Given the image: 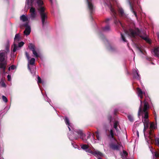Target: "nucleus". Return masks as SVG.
<instances>
[{"mask_svg":"<svg viewBox=\"0 0 159 159\" xmlns=\"http://www.w3.org/2000/svg\"><path fill=\"white\" fill-rule=\"evenodd\" d=\"M148 98L145 97V98L143 102L140 100L141 104L139 107L138 115L139 116L140 115L142 116V118L148 119L149 117L148 110L149 108V105L147 100Z\"/></svg>","mask_w":159,"mask_h":159,"instance_id":"nucleus-1","label":"nucleus"},{"mask_svg":"<svg viewBox=\"0 0 159 159\" xmlns=\"http://www.w3.org/2000/svg\"><path fill=\"white\" fill-rule=\"evenodd\" d=\"M37 3L38 6V10L40 16L43 26V27L47 23V20L48 18L47 14L45 12V8L42 6L43 2L42 0H37Z\"/></svg>","mask_w":159,"mask_h":159,"instance_id":"nucleus-2","label":"nucleus"},{"mask_svg":"<svg viewBox=\"0 0 159 159\" xmlns=\"http://www.w3.org/2000/svg\"><path fill=\"white\" fill-rule=\"evenodd\" d=\"M7 52L5 51H0V68L2 69V72L5 73L7 63L4 61L7 58Z\"/></svg>","mask_w":159,"mask_h":159,"instance_id":"nucleus-3","label":"nucleus"},{"mask_svg":"<svg viewBox=\"0 0 159 159\" xmlns=\"http://www.w3.org/2000/svg\"><path fill=\"white\" fill-rule=\"evenodd\" d=\"M125 33L131 38H135L136 36H139L140 31L138 28L133 29L130 28L128 30H125Z\"/></svg>","mask_w":159,"mask_h":159,"instance_id":"nucleus-4","label":"nucleus"},{"mask_svg":"<svg viewBox=\"0 0 159 159\" xmlns=\"http://www.w3.org/2000/svg\"><path fill=\"white\" fill-rule=\"evenodd\" d=\"M20 40V38L19 34H16L15 36L14 39V47L13 50V52H15L16 50L17 49L18 46L17 45V43Z\"/></svg>","mask_w":159,"mask_h":159,"instance_id":"nucleus-5","label":"nucleus"},{"mask_svg":"<svg viewBox=\"0 0 159 159\" xmlns=\"http://www.w3.org/2000/svg\"><path fill=\"white\" fill-rule=\"evenodd\" d=\"M109 8L111 11V14L114 20L115 23H116L118 21L116 19V17L117 16L116 11L114 9L113 7L111 4H110L109 6Z\"/></svg>","mask_w":159,"mask_h":159,"instance_id":"nucleus-6","label":"nucleus"},{"mask_svg":"<svg viewBox=\"0 0 159 159\" xmlns=\"http://www.w3.org/2000/svg\"><path fill=\"white\" fill-rule=\"evenodd\" d=\"M88 7L89 10L90 15H91L94 10V7L91 3V0H87Z\"/></svg>","mask_w":159,"mask_h":159,"instance_id":"nucleus-7","label":"nucleus"},{"mask_svg":"<svg viewBox=\"0 0 159 159\" xmlns=\"http://www.w3.org/2000/svg\"><path fill=\"white\" fill-rule=\"evenodd\" d=\"M24 25L25 27H26L24 32V34H25L28 35L30 34L31 32L30 27L28 26V23H27L24 24Z\"/></svg>","mask_w":159,"mask_h":159,"instance_id":"nucleus-8","label":"nucleus"},{"mask_svg":"<svg viewBox=\"0 0 159 159\" xmlns=\"http://www.w3.org/2000/svg\"><path fill=\"white\" fill-rule=\"evenodd\" d=\"M30 16L32 19H34L35 17L36 13L35 12V9L34 7H31L30 9Z\"/></svg>","mask_w":159,"mask_h":159,"instance_id":"nucleus-9","label":"nucleus"},{"mask_svg":"<svg viewBox=\"0 0 159 159\" xmlns=\"http://www.w3.org/2000/svg\"><path fill=\"white\" fill-rule=\"evenodd\" d=\"M117 10L119 15L120 16L123 17H125L126 16V15L124 12V10L122 8L118 7Z\"/></svg>","mask_w":159,"mask_h":159,"instance_id":"nucleus-10","label":"nucleus"},{"mask_svg":"<svg viewBox=\"0 0 159 159\" xmlns=\"http://www.w3.org/2000/svg\"><path fill=\"white\" fill-rule=\"evenodd\" d=\"M118 145L111 143L110 145V148L114 150H119L120 145L118 143Z\"/></svg>","mask_w":159,"mask_h":159,"instance_id":"nucleus-11","label":"nucleus"},{"mask_svg":"<svg viewBox=\"0 0 159 159\" xmlns=\"http://www.w3.org/2000/svg\"><path fill=\"white\" fill-rule=\"evenodd\" d=\"M73 133L74 134H75L74 132H76L78 134H79L80 136V137L81 139H83V137L85 135L83 133V132L82 130H74Z\"/></svg>","mask_w":159,"mask_h":159,"instance_id":"nucleus-12","label":"nucleus"},{"mask_svg":"<svg viewBox=\"0 0 159 159\" xmlns=\"http://www.w3.org/2000/svg\"><path fill=\"white\" fill-rule=\"evenodd\" d=\"M94 150L93 155L95 156L102 157L103 156V154L102 152L98 151H96L94 149Z\"/></svg>","mask_w":159,"mask_h":159,"instance_id":"nucleus-13","label":"nucleus"},{"mask_svg":"<svg viewBox=\"0 0 159 159\" xmlns=\"http://www.w3.org/2000/svg\"><path fill=\"white\" fill-rule=\"evenodd\" d=\"M129 5L130 6V8L131 11L134 13L136 17L137 18L138 16L137 15V13L134 10L133 7L131 3L130 2H129Z\"/></svg>","mask_w":159,"mask_h":159,"instance_id":"nucleus-14","label":"nucleus"},{"mask_svg":"<svg viewBox=\"0 0 159 159\" xmlns=\"http://www.w3.org/2000/svg\"><path fill=\"white\" fill-rule=\"evenodd\" d=\"M133 77L134 78L137 80H139L140 79L139 75V74L137 71H136L135 72H134Z\"/></svg>","mask_w":159,"mask_h":159,"instance_id":"nucleus-15","label":"nucleus"},{"mask_svg":"<svg viewBox=\"0 0 159 159\" xmlns=\"http://www.w3.org/2000/svg\"><path fill=\"white\" fill-rule=\"evenodd\" d=\"M159 47L155 48L154 50V52L155 55L157 57H159Z\"/></svg>","mask_w":159,"mask_h":159,"instance_id":"nucleus-16","label":"nucleus"},{"mask_svg":"<svg viewBox=\"0 0 159 159\" xmlns=\"http://www.w3.org/2000/svg\"><path fill=\"white\" fill-rule=\"evenodd\" d=\"M20 19L23 22L26 21L28 20L27 17L24 15H22L20 17Z\"/></svg>","mask_w":159,"mask_h":159,"instance_id":"nucleus-17","label":"nucleus"},{"mask_svg":"<svg viewBox=\"0 0 159 159\" xmlns=\"http://www.w3.org/2000/svg\"><path fill=\"white\" fill-rule=\"evenodd\" d=\"M65 121L66 125H68V126H70V125H71L70 123L69 120L68 118L66 117L65 116Z\"/></svg>","mask_w":159,"mask_h":159,"instance_id":"nucleus-18","label":"nucleus"},{"mask_svg":"<svg viewBox=\"0 0 159 159\" xmlns=\"http://www.w3.org/2000/svg\"><path fill=\"white\" fill-rule=\"evenodd\" d=\"M28 47L31 51L35 50V46L32 43H30L28 45Z\"/></svg>","mask_w":159,"mask_h":159,"instance_id":"nucleus-19","label":"nucleus"},{"mask_svg":"<svg viewBox=\"0 0 159 159\" xmlns=\"http://www.w3.org/2000/svg\"><path fill=\"white\" fill-rule=\"evenodd\" d=\"M139 36L143 39L145 40L147 43H150V41L149 39L147 37H144L142 36L139 35Z\"/></svg>","mask_w":159,"mask_h":159,"instance_id":"nucleus-20","label":"nucleus"},{"mask_svg":"<svg viewBox=\"0 0 159 159\" xmlns=\"http://www.w3.org/2000/svg\"><path fill=\"white\" fill-rule=\"evenodd\" d=\"M137 90L138 92V95L143 94V93L141 89L139 88H137Z\"/></svg>","mask_w":159,"mask_h":159,"instance_id":"nucleus-21","label":"nucleus"},{"mask_svg":"<svg viewBox=\"0 0 159 159\" xmlns=\"http://www.w3.org/2000/svg\"><path fill=\"white\" fill-rule=\"evenodd\" d=\"M109 50L111 51H114L116 50V48L115 47L112 46H110L108 48Z\"/></svg>","mask_w":159,"mask_h":159,"instance_id":"nucleus-22","label":"nucleus"},{"mask_svg":"<svg viewBox=\"0 0 159 159\" xmlns=\"http://www.w3.org/2000/svg\"><path fill=\"white\" fill-rule=\"evenodd\" d=\"M89 148V146L88 145L84 144L81 146V148L83 150H87Z\"/></svg>","mask_w":159,"mask_h":159,"instance_id":"nucleus-23","label":"nucleus"},{"mask_svg":"<svg viewBox=\"0 0 159 159\" xmlns=\"http://www.w3.org/2000/svg\"><path fill=\"white\" fill-rule=\"evenodd\" d=\"M35 59L34 58H32L30 61L29 63L30 65H33L35 63Z\"/></svg>","mask_w":159,"mask_h":159,"instance_id":"nucleus-24","label":"nucleus"},{"mask_svg":"<svg viewBox=\"0 0 159 159\" xmlns=\"http://www.w3.org/2000/svg\"><path fill=\"white\" fill-rule=\"evenodd\" d=\"M110 30V28L109 25H106L105 27H104L103 30L105 31H108Z\"/></svg>","mask_w":159,"mask_h":159,"instance_id":"nucleus-25","label":"nucleus"},{"mask_svg":"<svg viewBox=\"0 0 159 159\" xmlns=\"http://www.w3.org/2000/svg\"><path fill=\"white\" fill-rule=\"evenodd\" d=\"M156 128L155 125L153 122H151L150 123V128L151 129H155Z\"/></svg>","mask_w":159,"mask_h":159,"instance_id":"nucleus-26","label":"nucleus"},{"mask_svg":"<svg viewBox=\"0 0 159 159\" xmlns=\"http://www.w3.org/2000/svg\"><path fill=\"white\" fill-rule=\"evenodd\" d=\"M5 49L6 50H2V51L6 52L7 54V53L9 52V46L8 45L6 46Z\"/></svg>","mask_w":159,"mask_h":159,"instance_id":"nucleus-27","label":"nucleus"},{"mask_svg":"<svg viewBox=\"0 0 159 159\" xmlns=\"http://www.w3.org/2000/svg\"><path fill=\"white\" fill-rule=\"evenodd\" d=\"M94 148H93V151H92L91 149H89V148L88 149H87L86 150V151L88 152H89L90 153H91L93 155V153H94Z\"/></svg>","mask_w":159,"mask_h":159,"instance_id":"nucleus-28","label":"nucleus"},{"mask_svg":"<svg viewBox=\"0 0 159 159\" xmlns=\"http://www.w3.org/2000/svg\"><path fill=\"white\" fill-rule=\"evenodd\" d=\"M33 54L36 57H39V56L37 53L36 51L35 50H33L32 51Z\"/></svg>","mask_w":159,"mask_h":159,"instance_id":"nucleus-29","label":"nucleus"},{"mask_svg":"<svg viewBox=\"0 0 159 159\" xmlns=\"http://www.w3.org/2000/svg\"><path fill=\"white\" fill-rule=\"evenodd\" d=\"M95 134H96V136L97 138V139L98 140H99L100 139V137L99 136L98 131H96L95 132Z\"/></svg>","mask_w":159,"mask_h":159,"instance_id":"nucleus-30","label":"nucleus"},{"mask_svg":"<svg viewBox=\"0 0 159 159\" xmlns=\"http://www.w3.org/2000/svg\"><path fill=\"white\" fill-rule=\"evenodd\" d=\"M110 134L111 136V137L114 139V131L112 129H111L110 131Z\"/></svg>","mask_w":159,"mask_h":159,"instance_id":"nucleus-31","label":"nucleus"},{"mask_svg":"<svg viewBox=\"0 0 159 159\" xmlns=\"http://www.w3.org/2000/svg\"><path fill=\"white\" fill-rule=\"evenodd\" d=\"M120 34L121 35V38L122 40L123 41L125 42H126L127 41L125 38L124 35L122 33H121Z\"/></svg>","mask_w":159,"mask_h":159,"instance_id":"nucleus-32","label":"nucleus"},{"mask_svg":"<svg viewBox=\"0 0 159 159\" xmlns=\"http://www.w3.org/2000/svg\"><path fill=\"white\" fill-rule=\"evenodd\" d=\"M128 118L130 121H133V117L131 115H128Z\"/></svg>","mask_w":159,"mask_h":159,"instance_id":"nucleus-33","label":"nucleus"},{"mask_svg":"<svg viewBox=\"0 0 159 159\" xmlns=\"http://www.w3.org/2000/svg\"><path fill=\"white\" fill-rule=\"evenodd\" d=\"M1 85L2 87H6V85L5 83H4V81H2V80L1 81Z\"/></svg>","mask_w":159,"mask_h":159,"instance_id":"nucleus-34","label":"nucleus"},{"mask_svg":"<svg viewBox=\"0 0 159 159\" xmlns=\"http://www.w3.org/2000/svg\"><path fill=\"white\" fill-rule=\"evenodd\" d=\"M118 121H115L114 125V128L115 129H116L118 125Z\"/></svg>","mask_w":159,"mask_h":159,"instance_id":"nucleus-35","label":"nucleus"},{"mask_svg":"<svg viewBox=\"0 0 159 159\" xmlns=\"http://www.w3.org/2000/svg\"><path fill=\"white\" fill-rule=\"evenodd\" d=\"M37 83L38 84L42 83V80L39 76H38V81Z\"/></svg>","mask_w":159,"mask_h":159,"instance_id":"nucleus-36","label":"nucleus"},{"mask_svg":"<svg viewBox=\"0 0 159 159\" xmlns=\"http://www.w3.org/2000/svg\"><path fill=\"white\" fill-rule=\"evenodd\" d=\"M2 99L3 101L5 102H7L8 100L7 98L5 96H2Z\"/></svg>","mask_w":159,"mask_h":159,"instance_id":"nucleus-37","label":"nucleus"},{"mask_svg":"<svg viewBox=\"0 0 159 159\" xmlns=\"http://www.w3.org/2000/svg\"><path fill=\"white\" fill-rule=\"evenodd\" d=\"M149 123V121L147 122H145V123H144V126H145V127H146L147 128H148V127Z\"/></svg>","mask_w":159,"mask_h":159,"instance_id":"nucleus-38","label":"nucleus"},{"mask_svg":"<svg viewBox=\"0 0 159 159\" xmlns=\"http://www.w3.org/2000/svg\"><path fill=\"white\" fill-rule=\"evenodd\" d=\"M24 42L21 41L19 43L18 47H22L24 45Z\"/></svg>","mask_w":159,"mask_h":159,"instance_id":"nucleus-39","label":"nucleus"},{"mask_svg":"<svg viewBox=\"0 0 159 159\" xmlns=\"http://www.w3.org/2000/svg\"><path fill=\"white\" fill-rule=\"evenodd\" d=\"M108 120L109 121L110 123H111L112 120V116L111 115H109L107 117Z\"/></svg>","mask_w":159,"mask_h":159,"instance_id":"nucleus-40","label":"nucleus"},{"mask_svg":"<svg viewBox=\"0 0 159 159\" xmlns=\"http://www.w3.org/2000/svg\"><path fill=\"white\" fill-rule=\"evenodd\" d=\"M155 144L156 145L159 147V139H155Z\"/></svg>","mask_w":159,"mask_h":159,"instance_id":"nucleus-41","label":"nucleus"},{"mask_svg":"<svg viewBox=\"0 0 159 159\" xmlns=\"http://www.w3.org/2000/svg\"><path fill=\"white\" fill-rule=\"evenodd\" d=\"M154 156L156 157L155 159H157V158L159 157V154L157 152L154 153Z\"/></svg>","mask_w":159,"mask_h":159,"instance_id":"nucleus-42","label":"nucleus"},{"mask_svg":"<svg viewBox=\"0 0 159 159\" xmlns=\"http://www.w3.org/2000/svg\"><path fill=\"white\" fill-rule=\"evenodd\" d=\"M123 154L125 156L126 158V157L128 155V153L125 150H123Z\"/></svg>","mask_w":159,"mask_h":159,"instance_id":"nucleus-43","label":"nucleus"},{"mask_svg":"<svg viewBox=\"0 0 159 159\" xmlns=\"http://www.w3.org/2000/svg\"><path fill=\"white\" fill-rule=\"evenodd\" d=\"M149 121L148 118V119H142V122L144 123L145 122H147Z\"/></svg>","mask_w":159,"mask_h":159,"instance_id":"nucleus-44","label":"nucleus"},{"mask_svg":"<svg viewBox=\"0 0 159 159\" xmlns=\"http://www.w3.org/2000/svg\"><path fill=\"white\" fill-rule=\"evenodd\" d=\"M25 54L26 56L27 59L28 60H29L30 57L29 55L28 54V52H25Z\"/></svg>","mask_w":159,"mask_h":159,"instance_id":"nucleus-45","label":"nucleus"},{"mask_svg":"<svg viewBox=\"0 0 159 159\" xmlns=\"http://www.w3.org/2000/svg\"><path fill=\"white\" fill-rule=\"evenodd\" d=\"M153 114L154 115V117H155V120L156 121H157V114H156V112L155 111H154L153 112Z\"/></svg>","mask_w":159,"mask_h":159,"instance_id":"nucleus-46","label":"nucleus"},{"mask_svg":"<svg viewBox=\"0 0 159 159\" xmlns=\"http://www.w3.org/2000/svg\"><path fill=\"white\" fill-rule=\"evenodd\" d=\"M7 78L8 79V80L9 81H10L11 78V75H8L7 76Z\"/></svg>","mask_w":159,"mask_h":159,"instance_id":"nucleus-47","label":"nucleus"},{"mask_svg":"<svg viewBox=\"0 0 159 159\" xmlns=\"http://www.w3.org/2000/svg\"><path fill=\"white\" fill-rule=\"evenodd\" d=\"M10 67L11 70H14L15 68V66L14 65H12Z\"/></svg>","mask_w":159,"mask_h":159,"instance_id":"nucleus-48","label":"nucleus"},{"mask_svg":"<svg viewBox=\"0 0 159 159\" xmlns=\"http://www.w3.org/2000/svg\"><path fill=\"white\" fill-rule=\"evenodd\" d=\"M138 96H139L140 97V98L141 99H142L143 98V94L139 95Z\"/></svg>","mask_w":159,"mask_h":159,"instance_id":"nucleus-49","label":"nucleus"},{"mask_svg":"<svg viewBox=\"0 0 159 159\" xmlns=\"http://www.w3.org/2000/svg\"><path fill=\"white\" fill-rule=\"evenodd\" d=\"M109 20L110 19L109 18L106 19L105 20V22L106 23H107Z\"/></svg>","mask_w":159,"mask_h":159,"instance_id":"nucleus-50","label":"nucleus"},{"mask_svg":"<svg viewBox=\"0 0 159 159\" xmlns=\"http://www.w3.org/2000/svg\"><path fill=\"white\" fill-rule=\"evenodd\" d=\"M68 128L69 130L70 131H71V128H70V127H71V125H70V126H68Z\"/></svg>","mask_w":159,"mask_h":159,"instance_id":"nucleus-51","label":"nucleus"},{"mask_svg":"<svg viewBox=\"0 0 159 159\" xmlns=\"http://www.w3.org/2000/svg\"><path fill=\"white\" fill-rule=\"evenodd\" d=\"M79 138V137L78 136H75L74 137V138L75 139L77 140Z\"/></svg>","mask_w":159,"mask_h":159,"instance_id":"nucleus-52","label":"nucleus"},{"mask_svg":"<svg viewBox=\"0 0 159 159\" xmlns=\"http://www.w3.org/2000/svg\"><path fill=\"white\" fill-rule=\"evenodd\" d=\"M148 128H146V127H145V126H144V129H143V131H146V129H147Z\"/></svg>","mask_w":159,"mask_h":159,"instance_id":"nucleus-53","label":"nucleus"},{"mask_svg":"<svg viewBox=\"0 0 159 159\" xmlns=\"http://www.w3.org/2000/svg\"><path fill=\"white\" fill-rule=\"evenodd\" d=\"M139 51L142 53H143V51H142V50L140 48H139Z\"/></svg>","mask_w":159,"mask_h":159,"instance_id":"nucleus-54","label":"nucleus"},{"mask_svg":"<svg viewBox=\"0 0 159 159\" xmlns=\"http://www.w3.org/2000/svg\"><path fill=\"white\" fill-rule=\"evenodd\" d=\"M116 129V132H117L118 131H119V129H118L117 127V128H116V129Z\"/></svg>","mask_w":159,"mask_h":159,"instance_id":"nucleus-55","label":"nucleus"},{"mask_svg":"<svg viewBox=\"0 0 159 159\" xmlns=\"http://www.w3.org/2000/svg\"><path fill=\"white\" fill-rule=\"evenodd\" d=\"M28 68L30 70V66L29 65H28Z\"/></svg>","mask_w":159,"mask_h":159,"instance_id":"nucleus-56","label":"nucleus"},{"mask_svg":"<svg viewBox=\"0 0 159 159\" xmlns=\"http://www.w3.org/2000/svg\"><path fill=\"white\" fill-rule=\"evenodd\" d=\"M151 130H150L149 132V134H151Z\"/></svg>","mask_w":159,"mask_h":159,"instance_id":"nucleus-57","label":"nucleus"},{"mask_svg":"<svg viewBox=\"0 0 159 159\" xmlns=\"http://www.w3.org/2000/svg\"><path fill=\"white\" fill-rule=\"evenodd\" d=\"M116 110H115V112H114V114L115 115H116Z\"/></svg>","mask_w":159,"mask_h":159,"instance_id":"nucleus-58","label":"nucleus"},{"mask_svg":"<svg viewBox=\"0 0 159 159\" xmlns=\"http://www.w3.org/2000/svg\"><path fill=\"white\" fill-rule=\"evenodd\" d=\"M49 1L51 3H52V0H49Z\"/></svg>","mask_w":159,"mask_h":159,"instance_id":"nucleus-59","label":"nucleus"},{"mask_svg":"<svg viewBox=\"0 0 159 159\" xmlns=\"http://www.w3.org/2000/svg\"><path fill=\"white\" fill-rule=\"evenodd\" d=\"M10 69H11V67H9V68H8V70H10Z\"/></svg>","mask_w":159,"mask_h":159,"instance_id":"nucleus-60","label":"nucleus"},{"mask_svg":"<svg viewBox=\"0 0 159 159\" xmlns=\"http://www.w3.org/2000/svg\"><path fill=\"white\" fill-rule=\"evenodd\" d=\"M32 2H34V0H30Z\"/></svg>","mask_w":159,"mask_h":159,"instance_id":"nucleus-61","label":"nucleus"},{"mask_svg":"<svg viewBox=\"0 0 159 159\" xmlns=\"http://www.w3.org/2000/svg\"><path fill=\"white\" fill-rule=\"evenodd\" d=\"M98 159H102L101 158L98 157Z\"/></svg>","mask_w":159,"mask_h":159,"instance_id":"nucleus-62","label":"nucleus"},{"mask_svg":"<svg viewBox=\"0 0 159 159\" xmlns=\"http://www.w3.org/2000/svg\"><path fill=\"white\" fill-rule=\"evenodd\" d=\"M138 136H139V133H138Z\"/></svg>","mask_w":159,"mask_h":159,"instance_id":"nucleus-63","label":"nucleus"},{"mask_svg":"<svg viewBox=\"0 0 159 159\" xmlns=\"http://www.w3.org/2000/svg\"><path fill=\"white\" fill-rule=\"evenodd\" d=\"M153 158H154V159H155V158H154V157H153Z\"/></svg>","mask_w":159,"mask_h":159,"instance_id":"nucleus-64","label":"nucleus"}]
</instances>
